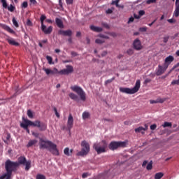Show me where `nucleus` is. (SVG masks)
I'll use <instances>...</instances> for the list:
<instances>
[{
    "label": "nucleus",
    "mask_w": 179,
    "mask_h": 179,
    "mask_svg": "<svg viewBox=\"0 0 179 179\" xmlns=\"http://www.w3.org/2000/svg\"><path fill=\"white\" fill-rule=\"evenodd\" d=\"M19 167V163L17 162H12L10 159H7L5 162V169L6 173L0 176V179H10L12 177V173L16 171Z\"/></svg>",
    "instance_id": "nucleus-1"
},
{
    "label": "nucleus",
    "mask_w": 179,
    "mask_h": 179,
    "mask_svg": "<svg viewBox=\"0 0 179 179\" xmlns=\"http://www.w3.org/2000/svg\"><path fill=\"white\" fill-rule=\"evenodd\" d=\"M39 145L41 149H48L49 152L54 156H59V151L57 148V145L50 141H44L41 139Z\"/></svg>",
    "instance_id": "nucleus-2"
},
{
    "label": "nucleus",
    "mask_w": 179,
    "mask_h": 179,
    "mask_svg": "<svg viewBox=\"0 0 179 179\" xmlns=\"http://www.w3.org/2000/svg\"><path fill=\"white\" fill-rule=\"evenodd\" d=\"M141 89V80H137L135 86L133 88L120 87V92L126 94H135Z\"/></svg>",
    "instance_id": "nucleus-3"
},
{
    "label": "nucleus",
    "mask_w": 179,
    "mask_h": 179,
    "mask_svg": "<svg viewBox=\"0 0 179 179\" xmlns=\"http://www.w3.org/2000/svg\"><path fill=\"white\" fill-rule=\"evenodd\" d=\"M93 148L96 150L98 155L101 153H106V149H107V142L102 141L100 143H95L93 145Z\"/></svg>",
    "instance_id": "nucleus-4"
},
{
    "label": "nucleus",
    "mask_w": 179,
    "mask_h": 179,
    "mask_svg": "<svg viewBox=\"0 0 179 179\" xmlns=\"http://www.w3.org/2000/svg\"><path fill=\"white\" fill-rule=\"evenodd\" d=\"M71 90L73 92H75V93H77L78 95H79L80 100L82 101H86V92L82 89V87L78 86V85H74L71 87Z\"/></svg>",
    "instance_id": "nucleus-5"
},
{
    "label": "nucleus",
    "mask_w": 179,
    "mask_h": 179,
    "mask_svg": "<svg viewBox=\"0 0 179 179\" xmlns=\"http://www.w3.org/2000/svg\"><path fill=\"white\" fill-rule=\"evenodd\" d=\"M81 151L78 153V156H86L89 152H90V145L86 141L81 142Z\"/></svg>",
    "instance_id": "nucleus-6"
},
{
    "label": "nucleus",
    "mask_w": 179,
    "mask_h": 179,
    "mask_svg": "<svg viewBox=\"0 0 179 179\" xmlns=\"http://www.w3.org/2000/svg\"><path fill=\"white\" fill-rule=\"evenodd\" d=\"M127 146V142L125 141H112L109 144V149L110 150H115L118 148H125Z\"/></svg>",
    "instance_id": "nucleus-7"
},
{
    "label": "nucleus",
    "mask_w": 179,
    "mask_h": 179,
    "mask_svg": "<svg viewBox=\"0 0 179 179\" xmlns=\"http://www.w3.org/2000/svg\"><path fill=\"white\" fill-rule=\"evenodd\" d=\"M18 165L22 164L23 166H25V171H29L30 170V168L31 167V161H27L26 159V157H20L18 158Z\"/></svg>",
    "instance_id": "nucleus-8"
},
{
    "label": "nucleus",
    "mask_w": 179,
    "mask_h": 179,
    "mask_svg": "<svg viewBox=\"0 0 179 179\" xmlns=\"http://www.w3.org/2000/svg\"><path fill=\"white\" fill-rule=\"evenodd\" d=\"M73 72V67L71 65H67L66 69H62L59 71V75H69Z\"/></svg>",
    "instance_id": "nucleus-9"
},
{
    "label": "nucleus",
    "mask_w": 179,
    "mask_h": 179,
    "mask_svg": "<svg viewBox=\"0 0 179 179\" xmlns=\"http://www.w3.org/2000/svg\"><path fill=\"white\" fill-rule=\"evenodd\" d=\"M73 72V67L71 65H67L66 69H62L59 71V75H69Z\"/></svg>",
    "instance_id": "nucleus-10"
},
{
    "label": "nucleus",
    "mask_w": 179,
    "mask_h": 179,
    "mask_svg": "<svg viewBox=\"0 0 179 179\" xmlns=\"http://www.w3.org/2000/svg\"><path fill=\"white\" fill-rule=\"evenodd\" d=\"M22 122L20 123L21 128H23L27 131V134H30V130L29 129V127H31L29 122H27V119L24 118V117H22Z\"/></svg>",
    "instance_id": "nucleus-11"
},
{
    "label": "nucleus",
    "mask_w": 179,
    "mask_h": 179,
    "mask_svg": "<svg viewBox=\"0 0 179 179\" xmlns=\"http://www.w3.org/2000/svg\"><path fill=\"white\" fill-rule=\"evenodd\" d=\"M58 34L59 36H66L67 37H72L73 32H72V30H71V29H68L66 31L59 29L58 31Z\"/></svg>",
    "instance_id": "nucleus-12"
},
{
    "label": "nucleus",
    "mask_w": 179,
    "mask_h": 179,
    "mask_svg": "<svg viewBox=\"0 0 179 179\" xmlns=\"http://www.w3.org/2000/svg\"><path fill=\"white\" fill-rule=\"evenodd\" d=\"M167 68H169V67H166V66L164 64L163 66L161 65H159L158 69L156 72L157 76H160V75H163V73H164V72H166Z\"/></svg>",
    "instance_id": "nucleus-13"
},
{
    "label": "nucleus",
    "mask_w": 179,
    "mask_h": 179,
    "mask_svg": "<svg viewBox=\"0 0 179 179\" xmlns=\"http://www.w3.org/2000/svg\"><path fill=\"white\" fill-rule=\"evenodd\" d=\"M174 61V57L169 55L165 58L164 65L165 66V68H169V66L171 62Z\"/></svg>",
    "instance_id": "nucleus-14"
},
{
    "label": "nucleus",
    "mask_w": 179,
    "mask_h": 179,
    "mask_svg": "<svg viewBox=\"0 0 179 179\" xmlns=\"http://www.w3.org/2000/svg\"><path fill=\"white\" fill-rule=\"evenodd\" d=\"M133 45L134 50H136L137 51L141 50V49L142 48V44L141 43V41L138 38L134 40Z\"/></svg>",
    "instance_id": "nucleus-15"
},
{
    "label": "nucleus",
    "mask_w": 179,
    "mask_h": 179,
    "mask_svg": "<svg viewBox=\"0 0 179 179\" xmlns=\"http://www.w3.org/2000/svg\"><path fill=\"white\" fill-rule=\"evenodd\" d=\"M72 127H73V116H72V114H69L67 121V128L69 131H71Z\"/></svg>",
    "instance_id": "nucleus-16"
},
{
    "label": "nucleus",
    "mask_w": 179,
    "mask_h": 179,
    "mask_svg": "<svg viewBox=\"0 0 179 179\" xmlns=\"http://www.w3.org/2000/svg\"><path fill=\"white\" fill-rule=\"evenodd\" d=\"M41 30L45 34H51L52 31V27L50 26L47 28L45 25H41Z\"/></svg>",
    "instance_id": "nucleus-17"
},
{
    "label": "nucleus",
    "mask_w": 179,
    "mask_h": 179,
    "mask_svg": "<svg viewBox=\"0 0 179 179\" xmlns=\"http://www.w3.org/2000/svg\"><path fill=\"white\" fill-rule=\"evenodd\" d=\"M173 16H175V17H178L179 16V0H176Z\"/></svg>",
    "instance_id": "nucleus-18"
},
{
    "label": "nucleus",
    "mask_w": 179,
    "mask_h": 179,
    "mask_svg": "<svg viewBox=\"0 0 179 179\" xmlns=\"http://www.w3.org/2000/svg\"><path fill=\"white\" fill-rule=\"evenodd\" d=\"M27 121L31 127H37V128H38V127L40 126V124L41 123V122H40V120H36L35 122H32L31 120L27 119Z\"/></svg>",
    "instance_id": "nucleus-19"
},
{
    "label": "nucleus",
    "mask_w": 179,
    "mask_h": 179,
    "mask_svg": "<svg viewBox=\"0 0 179 179\" xmlns=\"http://www.w3.org/2000/svg\"><path fill=\"white\" fill-rule=\"evenodd\" d=\"M90 29L92 31H95L96 33H101V31H103V28L100 27H96L94 25H91L90 27Z\"/></svg>",
    "instance_id": "nucleus-20"
},
{
    "label": "nucleus",
    "mask_w": 179,
    "mask_h": 179,
    "mask_svg": "<svg viewBox=\"0 0 179 179\" xmlns=\"http://www.w3.org/2000/svg\"><path fill=\"white\" fill-rule=\"evenodd\" d=\"M147 129H148V124H145V127H140L136 128L134 131L137 134L139 132H141V134H143V131H146Z\"/></svg>",
    "instance_id": "nucleus-21"
},
{
    "label": "nucleus",
    "mask_w": 179,
    "mask_h": 179,
    "mask_svg": "<svg viewBox=\"0 0 179 179\" xmlns=\"http://www.w3.org/2000/svg\"><path fill=\"white\" fill-rule=\"evenodd\" d=\"M7 41L8 43L10 44V45H15V47H18V45H20L19 43L15 41V39L12 38H9L8 39H7Z\"/></svg>",
    "instance_id": "nucleus-22"
},
{
    "label": "nucleus",
    "mask_w": 179,
    "mask_h": 179,
    "mask_svg": "<svg viewBox=\"0 0 179 179\" xmlns=\"http://www.w3.org/2000/svg\"><path fill=\"white\" fill-rule=\"evenodd\" d=\"M55 22H56L57 26H58L60 29H64V22H62V19L56 18Z\"/></svg>",
    "instance_id": "nucleus-23"
},
{
    "label": "nucleus",
    "mask_w": 179,
    "mask_h": 179,
    "mask_svg": "<svg viewBox=\"0 0 179 179\" xmlns=\"http://www.w3.org/2000/svg\"><path fill=\"white\" fill-rule=\"evenodd\" d=\"M70 99H71V100H74L75 101H79V96H78V95H76L74 93H70L69 94Z\"/></svg>",
    "instance_id": "nucleus-24"
},
{
    "label": "nucleus",
    "mask_w": 179,
    "mask_h": 179,
    "mask_svg": "<svg viewBox=\"0 0 179 179\" xmlns=\"http://www.w3.org/2000/svg\"><path fill=\"white\" fill-rule=\"evenodd\" d=\"M82 117L83 120H89L90 118V113L85 111L83 113Z\"/></svg>",
    "instance_id": "nucleus-25"
},
{
    "label": "nucleus",
    "mask_w": 179,
    "mask_h": 179,
    "mask_svg": "<svg viewBox=\"0 0 179 179\" xmlns=\"http://www.w3.org/2000/svg\"><path fill=\"white\" fill-rule=\"evenodd\" d=\"M72 152H73V150H69V148H66L64 150V155H66V156H71L72 155Z\"/></svg>",
    "instance_id": "nucleus-26"
},
{
    "label": "nucleus",
    "mask_w": 179,
    "mask_h": 179,
    "mask_svg": "<svg viewBox=\"0 0 179 179\" xmlns=\"http://www.w3.org/2000/svg\"><path fill=\"white\" fill-rule=\"evenodd\" d=\"M1 26H2L3 29H4V30H6L9 33H15V31H13V29H10V27H8L7 25L2 24Z\"/></svg>",
    "instance_id": "nucleus-27"
},
{
    "label": "nucleus",
    "mask_w": 179,
    "mask_h": 179,
    "mask_svg": "<svg viewBox=\"0 0 179 179\" xmlns=\"http://www.w3.org/2000/svg\"><path fill=\"white\" fill-rule=\"evenodd\" d=\"M1 26H2L3 29H4V30H6L9 33H15V31H13V29H10V27H8L7 25L2 24Z\"/></svg>",
    "instance_id": "nucleus-28"
},
{
    "label": "nucleus",
    "mask_w": 179,
    "mask_h": 179,
    "mask_svg": "<svg viewBox=\"0 0 179 179\" xmlns=\"http://www.w3.org/2000/svg\"><path fill=\"white\" fill-rule=\"evenodd\" d=\"M40 131H45L47 129V124L45 123L41 122L38 127Z\"/></svg>",
    "instance_id": "nucleus-29"
},
{
    "label": "nucleus",
    "mask_w": 179,
    "mask_h": 179,
    "mask_svg": "<svg viewBox=\"0 0 179 179\" xmlns=\"http://www.w3.org/2000/svg\"><path fill=\"white\" fill-rule=\"evenodd\" d=\"M120 3V0H113L111 2V5H115L116 8H124V6H120L118 4Z\"/></svg>",
    "instance_id": "nucleus-30"
},
{
    "label": "nucleus",
    "mask_w": 179,
    "mask_h": 179,
    "mask_svg": "<svg viewBox=\"0 0 179 179\" xmlns=\"http://www.w3.org/2000/svg\"><path fill=\"white\" fill-rule=\"evenodd\" d=\"M36 143H37L36 140H30L27 145V148H31V146H33V145H36Z\"/></svg>",
    "instance_id": "nucleus-31"
},
{
    "label": "nucleus",
    "mask_w": 179,
    "mask_h": 179,
    "mask_svg": "<svg viewBox=\"0 0 179 179\" xmlns=\"http://www.w3.org/2000/svg\"><path fill=\"white\" fill-rule=\"evenodd\" d=\"M163 176H164V173H162V172H159V173H157L155 176V179H161Z\"/></svg>",
    "instance_id": "nucleus-32"
},
{
    "label": "nucleus",
    "mask_w": 179,
    "mask_h": 179,
    "mask_svg": "<svg viewBox=\"0 0 179 179\" xmlns=\"http://www.w3.org/2000/svg\"><path fill=\"white\" fill-rule=\"evenodd\" d=\"M44 72H45L46 75H53L52 70L50 69H43Z\"/></svg>",
    "instance_id": "nucleus-33"
},
{
    "label": "nucleus",
    "mask_w": 179,
    "mask_h": 179,
    "mask_svg": "<svg viewBox=\"0 0 179 179\" xmlns=\"http://www.w3.org/2000/svg\"><path fill=\"white\" fill-rule=\"evenodd\" d=\"M46 59L50 65H53L54 62H52V57L51 56H46Z\"/></svg>",
    "instance_id": "nucleus-34"
},
{
    "label": "nucleus",
    "mask_w": 179,
    "mask_h": 179,
    "mask_svg": "<svg viewBox=\"0 0 179 179\" xmlns=\"http://www.w3.org/2000/svg\"><path fill=\"white\" fill-rule=\"evenodd\" d=\"M147 170H152V169H153V162H150L148 164L147 167H146Z\"/></svg>",
    "instance_id": "nucleus-35"
},
{
    "label": "nucleus",
    "mask_w": 179,
    "mask_h": 179,
    "mask_svg": "<svg viewBox=\"0 0 179 179\" xmlns=\"http://www.w3.org/2000/svg\"><path fill=\"white\" fill-rule=\"evenodd\" d=\"M171 126H172L171 122H165L164 124H162V127L164 128H166L167 127H169L170 128H171Z\"/></svg>",
    "instance_id": "nucleus-36"
},
{
    "label": "nucleus",
    "mask_w": 179,
    "mask_h": 179,
    "mask_svg": "<svg viewBox=\"0 0 179 179\" xmlns=\"http://www.w3.org/2000/svg\"><path fill=\"white\" fill-rule=\"evenodd\" d=\"M47 18V17H45V15H42L41 16V26H44V20H45V19Z\"/></svg>",
    "instance_id": "nucleus-37"
},
{
    "label": "nucleus",
    "mask_w": 179,
    "mask_h": 179,
    "mask_svg": "<svg viewBox=\"0 0 179 179\" xmlns=\"http://www.w3.org/2000/svg\"><path fill=\"white\" fill-rule=\"evenodd\" d=\"M1 2L3 5V8L6 9V8H8V3H6V0H1Z\"/></svg>",
    "instance_id": "nucleus-38"
},
{
    "label": "nucleus",
    "mask_w": 179,
    "mask_h": 179,
    "mask_svg": "<svg viewBox=\"0 0 179 179\" xmlns=\"http://www.w3.org/2000/svg\"><path fill=\"white\" fill-rule=\"evenodd\" d=\"M27 116L29 118H33V112L31 110H27Z\"/></svg>",
    "instance_id": "nucleus-39"
},
{
    "label": "nucleus",
    "mask_w": 179,
    "mask_h": 179,
    "mask_svg": "<svg viewBox=\"0 0 179 179\" xmlns=\"http://www.w3.org/2000/svg\"><path fill=\"white\" fill-rule=\"evenodd\" d=\"M115 79V77L112 78L111 79L107 80L105 81V85H109V83H111Z\"/></svg>",
    "instance_id": "nucleus-40"
},
{
    "label": "nucleus",
    "mask_w": 179,
    "mask_h": 179,
    "mask_svg": "<svg viewBox=\"0 0 179 179\" xmlns=\"http://www.w3.org/2000/svg\"><path fill=\"white\" fill-rule=\"evenodd\" d=\"M13 24L16 27H19V24L17 23V21L16 20V18H13Z\"/></svg>",
    "instance_id": "nucleus-41"
},
{
    "label": "nucleus",
    "mask_w": 179,
    "mask_h": 179,
    "mask_svg": "<svg viewBox=\"0 0 179 179\" xmlns=\"http://www.w3.org/2000/svg\"><path fill=\"white\" fill-rule=\"evenodd\" d=\"M8 10L10 12H13L15 10V6H13V5L10 4V6L8 7Z\"/></svg>",
    "instance_id": "nucleus-42"
},
{
    "label": "nucleus",
    "mask_w": 179,
    "mask_h": 179,
    "mask_svg": "<svg viewBox=\"0 0 179 179\" xmlns=\"http://www.w3.org/2000/svg\"><path fill=\"white\" fill-rule=\"evenodd\" d=\"M98 37H100L101 38H106L107 40H108V38H110V37H108V36H106L104 34H99Z\"/></svg>",
    "instance_id": "nucleus-43"
},
{
    "label": "nucleus",
    "mask_w": 179,
    "mask_h": 179,
    "mask_svg": "<svg viewBox=\"0 0 179 179\" xmlns=\"http://www.w3.org/2000/svg\"><path fill=\"white\" fill-rule=\"evenodd\" d=\"M95 43L96 44H103V43H104V40H103V39H96Z\"/></svg>",
    "instance_id": "nucleus-44"
},
{
    "label": "nucleus",
    "mask_w": 179,
    "mask_h": 179,
    "mask_svg": "<svg viewBox=\"0 0 179 179\" xmlns=\"http://www.w3.org/2000/svg\"><path fill=\"white\" fill-rule=\"evenodd\" d=\"M36 179H45V176L42 174H38L36 176Z\"/></svg>",
    "instance_id": "nucleus-45"
},
{
    "label": "nucleus",
    "mask_w": 179,
    "mask_h": 179,
    "mask_svg": "<svg viewBox=\"0 0 179 179\" xmlns=\"http://www.w3.org/2000/svg\"><path fill=\"white\" fill-rule=\"evenodd\" d=\"M103 27H105L106 29H110V25L106 22H102L101 23Z\"/></svg>",
    "instance_id": "nucleus-46"
},
{
    "label": "nucleus",
    "mask_w": 179,
    "mask_h": 179,
    "mask_svg": "<svg viewBox=\"0 0 179 179\" xmlns=\"http://www.w3.org/2000/svg\"><path fill=\"white\" fill-rule=\"evenodd\" d=\"M147 30H148V28L146 27L139 28V31H141L142 33L146 31Z\"/></svg>",
    "instance_id": "nucleus-47"
},
{
    "label": "nucleus",
    "mask_w": 179,
    "mask_h": 179,
    "mask_svg": "<svg viewBox=\"0 0 179 179\" xmlns=\"http://www.w3.org/2000/svg\"><path fill=\"white\" fill-rule=\"evenodd\" d=\"M127 53L128 54V55H132V54H134V49H129L127 51Z\"/></svg>",
    "instance_id": "nucleus-48"
},
{
    "label": "nucleus",
    "mask_w": 179,
    "mask_h": 179,
    "mask_svg": "<svg viewBox=\"0 0 179 179\" xmlns=\"http://www.w3.org/2000/svg\"><path fill=\"white\" fill-rule=\"evenodd\" d=\"M156 0H147L146 3L150 5V3H155Z\"/></svg>",
    "instance_id": "nucleus-49"
},
{
    "label": "nucleus",
    "mask_w": 179,
    "mask_h": 179,
    "mask_svg": "<svg viewBox=\"0 0 179 179\" xmlns=\"http://www.w3.org/2000/svg\"><path fill=\"white\" fill-rule=\"evenodd\" d=\"M156 128H157V125L156 124H152V125L150 126V129H151L152 131H155V129H156Z\"/></svg>",
    "instance_id": "nucleus-50"
},
{
    "label": "nucleus",
    "mask_w": 179,
    "mask_h": 179,
    "mask_svg": "<svg viewBox=\"0 0 179 179\" xmlns=\"http://www.w3.org/2000/svg\"><path fill=\"white\" fill-rule=\"evenodd\" d=\"M27 6H28L27 1H24V2L22 3V8H27Z\"/></svg>",
    "instance_id": "nucleus-51"
},
{
    "label": "nucleus",
    "mask_w": 179,
    "mask_h": 179,
    "mask_svg": "<svg viewBox=\"0 0 179 179\" xmlns=\"http://www.w3.org/2000/svg\"><path fill=\"white\" fill-rule=\"evenodd\" d=\"M143 15H145V10H141L138 11V15H140V17L141 16H143Z\"/></svg>",
    "instance_id": "nucleus-52"
},
{
    "label": "nucleus",
    "mask_w": 179,
    "mask_h": 179,
    "mask_svg": "<svg viewBox=\"0 0 179 179\" xmlns=\"http://www.w3.org/2000/svg\"><path fill=\"white\" fill-rule=\"evenodd\" d=\"M52 73H53V75H55L56 73H59V71H58V69L57 68H54L52 70Z\"/></svg>",
    "instance_id": "nucleus-53"
},
{
    "label": "nucleus",
    "mask_w": 179,
    "mask_h": 179,
    "mask_svg": "<svg viewBox=\"0 0 179 179\" xmlns=\"http://www.w3.org/2000/svg\"><path fill=\"white\" fill-rule=\"evenodd\" d=\"M27 26H33V22H31V21L29 19H28L27 20Z\"/></svg>",
    "instance_id": "nucleus-54"
},
{
    "label": "nucleus",
    "mask_w": 179,
    "mask_h": 179,
    "mask_svg": "<svg viewBox=\"0 0 179 179\" xmlns=\"http://www.w3.org/2000/svg\"><path fill=\"white\" fill-rule=\"evenodd\" d=\"M134 20H135V19L134 18V17H131L129 19L128 22H127L128 24H129L130 23H132V22H134Z\"/></svg>",
    "instance_id": "nucleus-55"
},
{
    "label": "nucleus",
    "mask_w": 179,
    "mask_h": 179,
    "mask_svg": "<svg viewBox=\"0 0 179 179\" xmlns=\"http://www.w3.org/2000/svg\"><path fill=\"white\" fill-rule=\"evenodd\" d=\"M66 3L67 5H72V3H73V0H66Z\"/></svg>",
    "instance_id": "nucleus-56"
},
{
    "label": "nucleus",
    "mask_w": 179,
    "mask_h": 179,
    "mask_svg": "<svg viewBox=\"0 0 179 179\" xmlns=\"http://www.w3.org/2000/svg\"><path fill=\"white\" fill-rule=\"evenodd\" d=\"M113 10H114V8H112V9L109 8L106 10V13H108V15H110L113 13Z\"/></svg>",
    "instance_id": "nucleus-57"
},
{
    "label": "nucleus",
    "mask_w": 179,
    "mask_h": 179,
    "mask_svg": "<svg viewBox=\"0 0 179 179\" xmlns=\"http://www.w3.org/2000/svg\"><path fill=\"white\" fill-rule=\"evenodd\" d=\"M171 85H179V80H173L171 83Z\"/></svg>",
    "instance_id": "nucleus-58"
},
{
    "label": "nucleus",
    "mask_w": 179,
    "mask_h": 179,
    "mask_svg": "<svg viewBox=\"0 0 179 179\" xmlns=\"http://www.w3.org/2000/svg\"><path fill=\"white\" fill-rule=\"evenodd\" d=\"M178 66H179V64L177 63L176 65H174V66H173V68H172L171 70V72L173 71H174V69H176V68H178Z\"/></svg>",
    "instance_id": "nucleus-59"
},
{
    "label": "nucleus",
    "mask_w": 179,
    "mask_h": 179,
    "mask_svg": "<svg viewBox=\"0 0 179 179\" xmlns=\"http://www.w3.org/2000/svg\"><path fill=\"white\" fill-rule=\"evenodd\" d=\"M89 176V173H83V175H82V177H83V178H87V177Z\"/></svg>",
    "instance_id": "nucleus-60"
},
{
    "label": "nucleus",
    "mask_w": 179,
    "mask_h": 179,
    "mask_svg": "<svg viewBox=\"0 0 179 179\" xmlns=\"http://www.w3.org/2000/svg\"><path fill=\"white\" fill-rule=\"evenodd\" d=\"M32 135L35 136V138H38L40 134L38 133L32 132Z\"/></svg>",
    "instance_id": "nucleus-61"
},
{
    "label": "nucleus",
    "mask_w": 179,
    "mask_h": 179,
    "mask_svg": "<svg viewBox=\"0 0 179 179\" xmlns=\"http://www.w3.org/2000/svg\"><path fill=\"white\" fill-rule=\"evenodd\" d=\"M152 81V80L149 79V78H146L144 81V83L147 84V83H150V82Z\"/></svg>",
    "instance_id": "nucleus-62"
},
{
    "label": "nucleus",
    "mask_w": 179,
    "mask_h": 179,
    "mask_svg": "<svg viewBox=\"0 0 179 179\" xmlns=\"http://www.w3.org/2000/svg\"><path fill=\"white\" fill-rule=\"evenodd\" d=\"M157 103H164V99H157Z\"/></svg>",
    "instance_id": "nucleus-63"
},
{
    "label": "nucleus",
    "mask_w": 179,
    "mask_h": 179,
    "mask_svg": "<svg viewBox=\"0 0 179 179\" xmlns=\"http://www.w3.org/2000/svg\"><path fill=\"white\" fill-rule=\"evenodd\" d=\"M167 22H169V23H174L175 20L174 19H169L167 20Z\"/></svg>",
    "instance_id": "nucleus-64"
}]
</instances>
